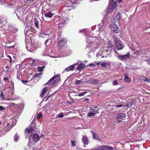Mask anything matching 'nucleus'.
I'll return each instance as SVG.
<instances>
[{"label": "nucleus", "mask_w": 150, "mask_h": 150, "mask_svg": "<svg viewBox=\"0 0 150 150\" xmlns=\"http://www.w3.org/2000/svg\"><path fill=\"white\" fill-rule=\"evenodd\" d=\"M57 45L59 48L63 49L67 47V39L66 38H59L57 39Z\"/></svg>", "instance_id": "1"}, {"label": "nucleus", "mask_w": 150, "mask_h": 150, "mask_svg": "<svg viewBox=\"0 0 150 150\" xmlns=\"http://www.w3.org/2000/svg\"><path fill=\"white\" fill-rule=\"evenodd\" d=\"M60 76L59 74L54 76L45 84H57L60 81Z\"/></svg>", "instance_id": "2"}, {"label": "nucleus", "mask_w": 150, "mask_h": 150, "mask_svg": "<svg viewBox=\"0 0 150 150\" xmlns=\"http://www.w3.org/2000/svg\"><path fill=\"white\" fill-rule=\"evenodd\" d=\"M40 137L38 134L32 133L29 137V141L30 142L32 143L33 142L36 143L39 141Z\"/></svg>", "instance_id": "3"}, {"label": "nucleus", "mask_w": 150, "mask_h": 150, "mask_svg": "<svg viewBox=\"0 0 150 150\" xmlns=\"http://www.w3.org/2000/svg\"><path fill=\"white\" fill-rule=\"evenodd\" d=\"M113 46L114 44L111 41H109L103 47V49L106 52H110L112 50Z\"/></svg>", "instance_id": "4"}, {"label": "nucleus", "mask_w": 150, "mask_h": 150, "mask_svg": "<svg viewBox=\"0 0 150 150\" xmlns=\"http://www.w3.org/2000/svg\"><path fill=\"white\" fill-rule=\"evenodd\" d=\"M115 41L116 45V47L117 50H120L124 47L122 43L120 42L119 38L115 39Z\"/></svg>", "instance_id": "5"}, {"label": "nucleus", "mask_w": 150, "mask_h": 150, "mask_svg": "<svg viewBox=\"0 0 150 150\" xmlns=\"http://www.w3.org/2000/svg\"><path fill=\"white\" fill-rule=\"evenodd\" d=\"M117 6L115 2L113 1H111L109 3L108 9L107 10L108 12H111L112 11L115 9Z\"/></svg>", "instance_id": "6"}, {"label": "nucleus", "mask_w": 150, "mask_h": 150, "mask_svg": "<svg viewBox=\"0 0 150 150\" xmlns=\"http://www.w3.org/2000/svg\"><path fill=\"white\" fill-rule=\"evenodd\" d=\"M116 53L117 54L116 55L117 57L119 59L122 61H124V60L129 58L130 56V55L129 53H127L126 54L123 55H120L117 52H116Z\"/></svg>", "instance_id": "7"}, {"label": "nucleus", "mask_w": 150, "mask_h": 150, "mask_svg": "<svg viewBox=\"0 0 150 150\" xmlns=\"http://www.w3.org/2000/svg\"><path fill=\"white\" fill-rule=\"evenodd\" d=\"M35 128V125H33L31 124V125H30L29 127L26 128L25 131V132L28 133H30L34 131Z\"/></svg>", "instance_id": "8"}, {"label": "nucleus", "mask_w": 150, "mask_h": 150, "mask_svg": "<svg viewBox=\"0 0 150 150\" xmlns=\"http://www.w3.org/2000/svg\"><path fill=\"white\" fill-rule=\"evenodd\" d=\"M97 150H114V149L110 146H103L99 147Z\"/></svg>", "instance_id": "9"}, {"label": "nucleus", "mask_w": 150, "mask_h": 150, "mask_svg": "<svg viewBox=\"0 0 150 150\" xmlns=\"http://www.w3.org/2000/svg\"><path fill=\"white\" fill-rule=\"evenodd\" d=\"M5 128H6V129H7V128H8V129H7L6 130H0V137H1L2 134H4L5 133L10 130L11 129V127L10 126L9 124H8L5 127Z\"/></svg>", "instance_id": "10"}, {"label": "nucleus", "mask_w": 150, "mask_h": 150, "mask_svg": "<svg viewBox=\"0 0 150 150\" xmlns=\"http://www.w3.org/2000/svg\"><path fill=\"white\" fill-rule=\"evenodd\" d=\"M88 139L86 135L83 136L82 139V142L85 145H87Z\"/></svg>", "instance_id": "11"}, {"label": "nucleus", "mask_w": 150, "mask_h": 150, "mask_svg": "<svg viewBox=\"0 0 150 150\" xmlns=\"http://www.w3.org/2000/svg\"><path fill=\"white\" fill-rule=\"evenodd\" d=\"M74 65H72L65 68V71L67 72H68L70 71H72L74 69Z\"/></svg>", "instance_id": "12"}, {"label": "nucleus", "mask_w": 150, "mask_h": 150, "mask_svg": "<svg viewBox=\"0 0 150 150\" xmlns=\"http://www.w3.org/2000/svg\"><path fill=\"white\" fill-rule=\"evenodd\" d=\"M126 115L123 113H120L116 115L117 119H122L125 117Z\"/></svg>", "instance_id": "13"}, {"label": "nucleus", "mask_w": 150, "mask_h": 150, "mask_svg": "<svg viewBox=\"0 0 150 150\" xmlns=\"http://www.w3.org/2000/svg\"><path fill=\"white\" fill-rule=\"evenodd\" d=\"M47 89L48 88L47 87H45L43 88L41 92L40 96L41 97H43L44 95L46 93Z\"/></svg>", "instance_id": "14"}, {"label": "nucleus", "mask_w": 150, "mask_h": 150, "mask_svg": "<svg viewBox=\"0 0 150 150\" xmlns=\"http://www.w3.org/2000/svg\"><path fill=\"white\" fill-rule=\"evenodd\" d=\"M122 106L126 107L127 108H129L132 106V104H131V105H130L129 104H124L123 105H116L115 106V107H116L117 108L121 107Z\"/></svg>", "instance_id": "15"}, {"label": "nucleus", "mask_w": 150, "mask_h": 150, "mask_svg": "<svg viewBox=\"0 0 150 150\" xmlns=\"http://www.w3.org/2000/svg\"><path fill=\"white\" fill-rule=\"evenodd\" d=\"M44 14L45 16L46 17L51 18L53 16V14L50 11H49L48 12L44 13Z\"/></svg>", "instance_id": "16"}, {"label": "nucleus", "mask_w": 150, "mask_h": 150, "mask_svg": "<svg viewBox=\"0 0 150 150\" xmlns=\"http://www.w3.org/2000/svg\"><path fill=\"white\" fill-rule=\"evenodd\" d=\"M86 66L84 64L81 63L77 67V69L78 70H80L82 68L85 67Z\"/></svg>", "instance_id": "17"}, {"label": "nucleus", "mask_w": 150, "mask_h": 150, "mask_svg": "<svg viewBox=\"0 0 150 150\" xmlns=\"http://www.w3.org/2000/svg\"><path fill=\"white\" fill-rule=\"evenodd\" d=\"M110 27L111 29L112 30V29H114L117 27L116 23L114 22H112L110 25Z\"/></svg>", "instance_id": "18"}, {"label": "nucleus", "mask_w": 150, "mask_h": 150, "mask_svg": "<svg viewBox=\"0 0 150 150\" xmlns=\"http://www.w3.org/2000/svg\"><path fill=\"white\" fill-rule=\"evenodd\" d=\"M122 17V15L120 13H118L116 15V18H115V21L116 22V21H118L119 20V19L121 18Z\"/></svg>", "instance_id": "19"}, {"label": "nucleus", "mask_w": 150, "mask_h": 150, "mask_svg": "<svg viewBox=\"0 0 150 150\" xmlns=\"http://www.w3.org/2000/svg\"><path fill=\"white\" fill-rule=\"evenodd\" d=\"M128 73H125V74L124 80L125 81L129 82L130 81V79L128 77Z\"/></svg>", "instance_id": "20"}, {"label": "nucleus", "mask_w": 150, "mask_h": 150, "mask_svg": "<svg viewBox=\"0 0 150 150\" xmlns=\"http://www.w3.org/2000/svg\"><path fill=\"white\" fill-rule=\"evenodd\" d=\"M42 73H40L34 75L33 78L34 79L35 78H39L40 77Z\"/></svg>", "instance_id": "21"}, {"label": "nucleus", "mask_w": 150, "mask_h": 150, "mask_svg": "<svg viewBox=\"0 0 150 150\" xmlns=\"http://www.w3.org/2000/svg\"><path fill=\"white\" fill-rule=\"evenodd\" d=\"M120 29L117 27L114 29H112V31L114 33H118L120 32Z\"/></svg>", "instance_id": "22"}, {"label": "nucleus", "mask_w": 150, "mask_h": 150, "mask_svg": "<svg viewBox=\"0 0 150 150\" xmlns=\"http://www.w3.org/2000/svg\"><path fill=\"white\" fill-rule=\"evenodd\" d=\"M4 96L5 95L3 93L2 91H1L0 92V99H4L5 98Z\"/></svg>", "instance_id": "23"}, {"label": "nucleus", "mask_w": 150, "mask_h": 150, "mask_svg": "<svg viewBox=\"0 0 150 150\" xmlns=\"http://www.w3.org/2000/svg\"><path fill=\"white\" fill-rule=\"evenodd\" d=\"M86 93V92H84L81 93H79L78 94H77L76 96H84Z\"/></svg>", "instance_id": "24"}, {"label": "nucleus", "mask_w": 150, "mask_h": 150, "mask_svg": "<svg viewBox=\"0 0 150 150\" xmlns=\"http://www.w3.org/2000/svg\"><path fill=\"white\" fill-rule=\"evenodd\" d=\"M142 79L144 81H147L149 83L150 82V79H148L147 78L145 77V76H143L142 77Z\"/></svg>", "instance_id": "25"}, {"label": "nucleus", "mask_w": 150, "mask_h": 150, "mask_svg": "<svg viewBox=\"0 0 150 150\" xmlns=\"http://www.w3.org/2000/svg\"><path fill=\"white\" fill-rule=\"evenodd\" d=\"M100 65L101 66L105 67L107 68L108 65L105 62H103Z\"/></svg>", "instance_id": "26"}, {"label": "nucleus", "mask_w": 150, "mask_h": 150, "mask_svg": "<svg viewBox=\"0 0 150 150\" xmlns=\"http://www.w3.org/2000/svg\"><path fill=\"white\" fill-rule=\"evenodd\" d=\"M51 41V40L50 39L47 40H46V41L45 42V45H46V46H47V43L48 42V45H49L50 44Z\"/></svg>", "instance_id": "27"}, {"label": "nucleus", "mask_w": 150, "mask_h": 150, "mask_svg": "<svg viewBox=\"0 0 150 150\" xmlns=\"http://www.w3.org/2000/svg\"><path fill=\"white\" fill-rule=\"evenodd\" d=\"M19 138V136L17 135V133H16L14 136V139L16 142L18 141V139Z\"/></svg>", "instance_id": "28"}, {"label": "nucleus", "mask_w": 150, "mask_h": 150, "mask_svg": "<svg viewBox=\"0 0 150 150\" xmlns=\"http://www.w3.org/2000/svg\"><path fill=\"white\" fill-rule=\"evenodd\" d=\"M64 116V114L62 113H60L58 114L56 117V118H62Z\"/></svg>", "instance_id": "29"}, {"label": "nucleus", "mask_w": 150, "mask_h": 150, "mask_svg": "<svg viewBox=\"0 0 150 150\" xmlns=\"http://www.w3.org/2000/svg\"><path fill=\"white\" fill-rule=\"evenodd\" d=\"M136 52L138 54H142L144 53V52L140 50H137Z\"/></svg>", "instance_id": "30"}, {"label": "nucleus", "mask_w": 150, "mask_h": 150, "mask_svg": "<svg viewBox=\"0 0 150 150\" xmlns=\"http://www.w3.org/2000/svg\"><path fill=\"white\" fill-rule=\"evenodd\" d=\"M83 82L82 80H76L75 81V84H81Z\"/></svg>", "instance_id": "31"}, {"label": "nucleus", "mask_w": 150, "mask_h": 150, "mask_svg": "<svg viewBox=\"0 0 150 150\" xmlns=\"http://www.w3.org/2000/svg\"><path fill=\"white\" fill-rule=\"evenodd\" d=\"M14 88V86H13V85H11V86H9L7 88L8 90L9 91H11V90H12Z\"/></svg>", "instance_id": "32"}, {"label": "nucleus", "mask_w": 150, "mask_h": 150, "mask_svg": "<svg viewBox=\"0 0 150 150\" xmlns=\"http://www.w3.org/2000/svg\"><path fill=\"white\" fill-rule=\"evenodd\" d=\"M71 146H73L74 147H75L76 146V141H73L72 140L71 141Z\"/></svg>", "instance_id": "33"}, {"label": "nucleus", "mask_w": 150, "mask_h": 150, "mask_svg": "<svg viewBox=\"0 0 150 150\" xmlns=\"http://www.w3.org/2000/svg\"><path fill=\"white\" fill-rule=\"evenodd\" d=\"M60 23L63 24H66V21L63 19H61L60 21Z\"/></svg>", "instance_id": "34"}, {"label": "nucleus", "mask_w": 150, "mask_h": 150, "mask_svg": "<svg viewBox=\"0 0 150 150\" xmlns=\"http://www.w3.org/2000/svg\"><path fill=\"white\" fill-rule=\"evenodd\" d=\"M71 80L69 81V79H67L64 82V84H66L67 83L69 84L70 83H71Z\"/></svg>", "instance_id": "35"}, {"label": "nucleus", "mask_w": 150, "mask_h": 150, "mask_svg": "<svg viewBox=\"0 0 150 150\" xmlns=\"http://www.w3.org/2000/svg\"><path fill=\"white\" fill-rule=\"evenodd\" d=\"M43 116L42 114V112H40L39 113V114L38 115L37 119V120L39 119L40 118L42 117Z\"/></svg>", "instance_id": "36"}, {"label": "nucleus", "mask_w": 150, "mask_h": 150, "mask_svg": "<svg viewBox=\"0 0 150 150\" xmlns=\"http://www.w3.org/2000/svg\"><path fill=\"white\" fill-rule=\"evenodd\" d=\"M98 136L97 135V134H96L94 133V139H96L97 140H100V139L99 138H98Z\"/></svg>", "instance_id": "37"}, {"label": "nucleus", "mask_w": 150, "mask_h": 150, "mask_svg": "<svg viewBox=\"0 0 150 150\" xmlns=\"http://www.w3.org/2000/svg\"><path fill=\"white\" fill-rule=\"evenodd\" d=\"M32 66H34L36 65V61L35 59H34L31 63Z\"/></svg>", "instance_id": "38"}, {"label": "nucleus", "mask_w": 150, "mask_h": 150, "mask_svg": "<svg viewBox=\"0 0 150 150\" xmlns=\"http://www.w3.org/2000/svg\"><path fill=\"white\" fill-rule=\"evenodd\" d=\"M38 71L39 72H41L42 71L43 69H42V68L41 67L38 66Z\"/></svg>", "instance_id": "39"}, {"label": "nucleus", "mask_w": 150, "mask_h": 150, "mask_svg": "<svg viewBox=\"0 0 150 150\" xmlns=\"http://www.w3.org/2000/svg\"><path fill=\"white\" fill-rule=\"evenodd\" d=\"M35 25L37 28H38L39 25L38 24V22L37 21H35Z\"/></svg>", "instance_id": "40"}, {"label": "nucleus", "mask_w": 150, "mask_h": 150, "mask_svg": "<svg viewBox=\"0 0 150 150\" xmlns=\"http://www.w3.org/2000/svg\"><path fill=\"white\" fill-rule=\"evenodd\" d=\"M3 80L5 82H7V81H8L9 79H8V78L7 77H5L4 78Z\"/></svg>", "instance_id": "41"}, {"label": "nucleus", "mask_w": 150, "mask_h": 150, "mask_svg": "<svg viewBox=\"0 0 150 150\" xmlns=\"http://www.w3.org/2000/svg\"><path fill=\"white\" fill-rule=\"evenodd\" d=\"M99 110L98 108L96 107H94V113H97V111ZM95 114V113H94Z\"/></svg>", "instance_id": "42"}, {"label": "nucleus", "mask_w": 150, "mask_h": 150, "mask_svg": "<svg viewBox=\"0 0 150 150\" xmlns=\"http://www.w3.org/2000/svg\"><path fill=\"white\" fill-rule=\"evenodd\" d=\"M94 115V112H89L88 114V116H93Z\"/></svg>", "instance_id": "43"}, {"label": "nucleus", "mask_w": 150, "mask_h": 150, "mask_svg": "<svg viewBox=\"0 0 150 150\" xmlns=\"http://www.w3.org/2000/svg\"><path fill=\"white\" fill-rule=\"evenodd\" d=\"M126 104H129L130 105L131 104H132V105L133 104L132 100H131L130 101H129V102L127 103Z\"/></svg>", "instance_id": "44"}, {"label": "nucleus", "mask_w": 150, "mask_h": 150, "mask_svg": "<svg viewBox=\"0 0 150 150\" xmlns=\"http://www.w3.org/2000/svg\"><path fill=\"white\" fill-rule=\"evenodd\" d=\"M5 109V108L1 106H0V110L3 111Z\"/></svg>", "instance_id": "45"}, {"label": "nucleus", "mask_w": 150, "mask_h": 150, "mask_svg": "<svg viewBox=\"0 0 150 150\" xmlns=\"http://www.w3.org/2000/svg\"><path fill=\"white\" fill-rule=\"evenodd\" d=\"M18 29L17 28H14L13 29V30L15 32H17L18 31Z\"/></svg>", "instance_id": "46"}, {"label": "nucleus", "mask_w": 150, "mask_h": 150, "mask_svg": "<svg viewBox=\"0 0 150 150\" xmlns=\"http://www.w3.org/2000/svg\"><path fill=\"white\" fill-rule=\"evenodd\" d=\"M113 83L115 84H118V81L117 80H115L113 82Z\"/></svg>", "instance_id": "47"}, {"label": "nucleus", "mask_w": 150, "mask_h": 150, "mask_svg": "<svg viewBox=\"0 0 150 150\" xmlns=\"http://www.w3.org/2000/svg\"><path fill=\"white\" fill-rule=\"evenodd\" d=\"M3 23V21L2 20H0V24H2Z\"/></svg>", "instance_id": "48"}, {"label": "nucleus", "mask_w": 150, "mask_h": 150, "mask_svg": "<svg viewBox=\"0 0 150 150\" xmlns=\"http://www.w3.org/2000/svg\"><path fill=\"white\" fill-rule=\"evenodd\" d=\"M100 62H98L97 63H96V64L97 65H99L100 64Z\"/></svg>", "instance_id": "49"}, {"label": "nucleus", "mask_w": 150, "mask_h": 150, "mask_svg": "<svg viewBox=\"0 0 150 150\" xmlns=\"http://www.w3.org/2000/svg\"><path fill=\"white\" fill-rule=\"evenodd\" d=\"M49 96H48L47 98H46V99L45 100V98H44V100H45V101H47L48 99V98H49Z\"/></svg>", "instance_id": "50"}, {"label": "nucleus", "mask_w": 150, "mask_h": 150, "mask_svg": "<svg viewBox=\"0 0 150 150\" xmlns=\"http://www.w3.org/2000/svg\"><path fill=\"white\" fill-rule=\"evenodd\" d=\"M28 82V81H23V83H27V82Z\"/></svg>", "instance_id": "51"}, {"label": "nucleus", "mask_w": 150, "mask_h": 150, "mask_svg": "<svg viewBox=\"0 0 150 150\" xmlns=\"http://www.w3.org/2000/svg\"><path fill=\"white\" fill-rule=\"evenodd\" d=\"M14 47V45H13V46H12L9 47L10 48H13Z\"/></svg>", "instance_id": "52"}, {"label": "nucleus", "mask_w": 150, "mask_h": 150, "mask_svg": "<svg viewBox=\"0 0 150 150\" xmlns=\"http://www.w3.org/2000/svg\"><path fill=\"white\" fill-rule=\"evenodd\" d=\"M122 1V0H117V1L119 3L120 2Z\"/></svg>", "instance_id": "53"}, {"label": "nucleus", "mask_w": 150, "mask_h": 150, "mask_svg": "<svg viewBox=\"0 0 150 150\" xmlns=\"http://www.w3.org/2000/svg\"><path fill=\"white\" fill-rule=\"evenodd\" d=\"M5 68L6 69L9 68V67L8 66H7L5 67Z\"/></svg>", "instance_id": "54"}, {"label": "nucleus", "mask_w": 150, "mask_h": 150, "mask_svg": "<svg viewBox=\"0 0 150 150\" xmlns=\"http://www.w3.org/2000/svg\"><path fill=\"white\" fill-rule=\"evenodd\" d=\"M7 56L10 59H11V57L9 55H7Z\"/></svg>", "instance_id": "55"}, {"label": "nucleus", "mask_w": 150, "mask_h": 150, "mask_svg": "<svg viewBox=\"0 0 150 150\" xmlns=\"http://www.w3.org/2000/svg\"><path fill=\"white\" fill-rule=\"evenodd\" d=\"M45 66H42V67H41V68H42V69H43V68H44L45 67Z\"/></svg>", "instance_id": "56"}, {"label": "nucleus", "mask_w": 150, "mask_h": 150, "mask_svg": "<svg viewBox=\"0 0 150 150\" xmlns=\"http://www.w3.org/2000/svg\"><path fill=\"white\" fill-rule=\"evenodd\" d=\"M93 137H94V132H92Z\"/></svg>", "instance_id": "57"}, {"label": "nucleus", "mask_w": 150, "mask_h": 150, "mask_svg": "<svg viewBox=\"0 0 150 150\" xmlns=\"http://www.w3.org/2000/svg\"><path fill=\"white\" fill-rule=\"evenodd\" d=\"M94 1V0H90V2H92L93 1Z\"/></svg>", "instance_id": "58"}, {"label": "nucleus", "mask_w": 150, "mask_h": 150, "mask_svg": "<svg viewBox=\"0 0 150 150\" xmlns=\"http://www.w3.org/2000/svg\"><path fill=\"white\" fill-rule=\"evenodd\" d=\"M12 58H11V59H10V62H11L12 61Z\"/></svg>", "instance_id": "59"}, {"label": "nucleus", "mask_w": 150, "mask_h": 150, "mask_svg": "<svg viewBox=\"0 0 150 150\" xmlns=\"http://www.w3.org/2000/svg\"><path fill=\"white\" fill-rule=\"evenodd\" d=\"M94 65V64H90V66H91V65Z\"/></svg>", "instance_id": "60"}, {"label": "nucleus", "mask_w": 150, "mask_h": 150, "mask_svg": "<svg viewBox=\"0 0 150 150\" xmlns=\"http://www.w3.org/2000/svg\"><path fill=\"white\" fill-rule=\"evenodd\" d=\"M99 149V148L98 149H94V150H98V149Z\"/></svg>", "instance_id": "61"}, {"label": "nucleus", "mask_w": 150, "mask_h": 150, "mask_svg": "<svg viewBox=\"0 0 150 150\" xmlns=\"http://www.w3.org/2000/svg\"><path fill=\"white\" fill-rule=\"evenodd\" d=\"M99 0H94V1H98Z\"/></svg>", "instance_id": "62"}, {"label": "nucleus", "mask_w": 150, "mask_h": 150, "mask_svg": "<svg viewBox=\"0 0 150 150\" xmlns=\"http://www.w3.org/2000/svg\"><path fill=\"white\" fill-rule=\"evenodd\" d=\"M7 71H8V69H7Z\"/></svg>", "instance_id": "63"}]
</instances>
